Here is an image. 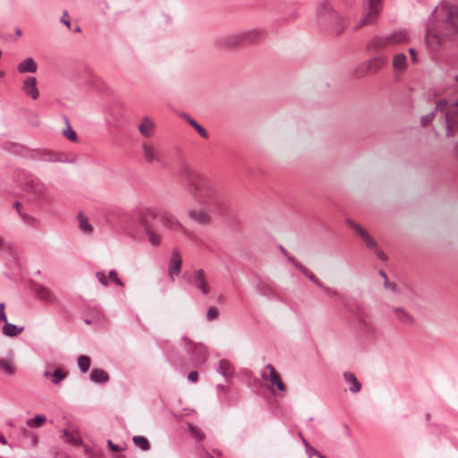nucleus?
<instances>
[{
	"label": "nucleus",
	"instance_id": "1",
	"mask_svg": "<svg viewBox=\"0 0 458 458\" xmlns=\"http://www.w3.org/2000/svg\"><path fill=\"white\" fill-rule=\"evenodd\" d=\"M458 38V7L441 2L432 11L425 40L431 52L449 47Z\"/></svg>",
	"mask_w": 458,
	"mask_h": 458
},
{
	"label": "nucleus",
	"instance_id": "2",
	"mask_svg": "<svg viewBox=\"0 0 458 458\" xmlns=\"http://www.w3.org/2000/svg\"><path fill=\"white\" fill-rule=\"evenodd\" d=\"M178 173L188 183L195 201L208 208H215L223 199L222 192L216 182L194 170L187 162L182 161Z\"/></svg>",
	"mask_w": 458,
	"mask_h": 458
},
{
	"label": "nucleus",
	"instance_id": "3",
	"mask_svg": "<svg viewBox=\"0 0 458 458\" xmlns=\"http://www.w3.org/2000/svg\"><path fill=\"white\" fill-rule=\"evenodd\" d=\"M435 116H439L438 125L434 128L435 134L439 135V130H443L446 137L454 136L458 131V100L442 98L437 101L435 109L421 117V125L428 126Z\"/></svg>",
	"mask_w": 458,
	"mask_h": 458
},
{
	"label": "nucleus",
	"instance_id": "4",
	"mask_svg": "<svg viewBox=\"0 0 458 458\" xmlns=\"http://www.w3.org/2000/svg\"><path fill=\"white\" fill-rule=\"evenodd\" d=\"M140 220L143 224L147 225L148 218H159L161 225L171 232H178L183 234H188V230L173 216L159 208L151 206L141 208L140 210Z\"/></svg>",
	"mask_w": 458,
	"mask_h": 458
},
{
	"label": "nucleus",
	"instance_id": "5",
	"mask_svg": "<svg viewBox=\"0 0 458 458\" xmlns=\"http://www.w3.org/2000/svg\"><path fill=\"white\" fill-rule=\"evenodd\" d=\"M266 37V31L260 28L242 30L233 35L221 38L216 44L223 48H235L242 45L259 42Z\"/></svg>",
	"mask_w": 458,
	"mask_h": 458
},
{
	"label": "nucleus",
	"instance_id": "6",
	"mask_svg": "<svg viewBox=\"0 0 458 458\" xmlns=\"http://www.w3.org/2000/svg\"><path fill=\"white\" fill-rule=\"evenodd\" d=\"M409 35L405 30L394 31L386 36L373 37L367 45L369 51H383L394 45L404 43L408 40Z\"/></svg>",
	"mask_w": 458,
	"mask_h": 458
},
{
	"label": "nucleus",
	"instance_id": "7",
	"mask_svg": "<svg viewBox=\"0 0 458 458\" xmlns=\"http://www.w3.org/2000/svg\"><path fill=\"white\" fill-rule=\"evenodd\" d=\"M25 191L30 194L37 202L44 201L49 197V185L35 176H29L26 179Z\"/></svg>",
	"mask_w": 458,
	"mask_h": 458
},
{
	"label": "nucleus",
	"instance_id": "8",
	"mask_svg": "<svg viewBox=\"0 0 458 458\" xmlns=\"http://www.w3.org/2000/svg\"><path fill=\"white\" fill-rule=\"evenodd\" d=\"M382 0H363L364 16L354 26V30H358L362 26L373 24L381 10Z\"/></svg>",
	"mask_w": 458,
	"mask_h": 458
},
{
	"label": "nucleus",
	"instance_id": "9",
	"mask_svg": "<svg viewBox=\"0 0 458 458\" xmlns=\"http://www.w3.org/2000/svg\"><path fill=\"white\" fill-rule=\"evenodd\" d=\"M183 278L189 285L198 289L204 295H208L211 291L210 285L205 276V272L201 268L193 269L191 272H184Z\"/></svg>",
	"mask_w": 458,
	"mask_h": 458
},
{
	"label": "nucleus",
	"instance_id": "10",
	"mask_svg": "<svg viewBox=\"0 0 458 458\" xmlns=\"http://www.w3.org/2000/svg\"><path fill=\"white\" fill-rule=\"evenodd\" d=\"M317 16L322 22H328L331 21H339L341 23H344L343 21V18L335 13L328 3L327 0H322L317 4ZM344 24H342L339 28L336 29V32L339 33L343 30Z\"/></svg>",
	"mask_w": 458,
	"mask_h": 458
},
{
	"label": "nucleus",
	"instance_id": "11",
	"mask_svg": "<svg viewBox=\"0 0 458 458\" xmlns=\"http://www.w3.org/2000/svg\"><path fill=\"white\" fill-rule=\"evenodd\" d=\"M141 157L148 165L162 164V152L158 146L153 142L142 141L140 143Z\"/></svg>",
	"mask_w": 458,
	"mask_h": 458
},
{
	"label": "nucleus",
	"instance_id": "12",
	"mask_svg": "<svg viewBox=\"0 0 458 458\" xmlns=\"http://www.w3.org/2000/svg\"><path fill=\"white\" fill-rule=\"evenodd\" d=\"M182 340L185 342V348L191 359L198 365L203 364L208 358L207 347L200 343H193L186 336H183Z\"/></svg>",
	"mask_w": 458,
	"mask_h": 458
},
{
	"label": "nucleus",
	"instance_id": "13",
	"mask_svg": "<svg viewBox=\"0 0 458 458\" xmlns=\"http://www.w3.org/2000/svg\"><path fill=\"white\" fill-rule=\"evenodd\" d=\"M387 56L380 55L371 58L368 63L361 64L356 71L357 76H365L381 69L387 64Z\"/></svg>",
	"mask_w": 458,
	"mask_h": 458
},
{
	"label": "nucleus",
	"instance_id": "14",
	"mask_svg": "<svg viewBox=\"0 0 458 458\" xmlns=\"http://www.w3.org/2000/svg\"><path fill=\"white\" fill-rule=\"evenodd\" d=\"M30 288L38 300L51 304H56L58 302L56 295L50 288L35 282L31 283Z\"/></svg>",
	"mask_w": 458,
	"mask_h": 458
},
{
	"label": "nucleus",
	"instance_id": "15",
	"mask_svg": "<svg viewBox=\"0 0 458 458\" xmlns=\"http://www.w3.org/2000/svg\"><path fill=\"white\" fill-rule=\"evenodd\" d=\"M260 377L264 380L269 381L272 385L276 386L280 392H285V386L282 382L280 375L272 364L266 365L264 370L260 374Z\"/></svg>",
	"mask_w": 458,
	"mask_h": 458
},
{
	"label": "nucleus",
	"instance_id": "16",
	"mask_svg": "<svg viewBox=\"0 0 458 458\" xmlns=\"http://www.w3.org/2000/svg\"><path fill=\"white\" fill-rule=\"evenodd\" d=\"M182 259L178 250H174L168 264V276L172 281H174L175 276L181 272Z\"/></svg>",
	"mask_w": 458,
	"mask_h": 458
},
{
	"label": "nucleus",
	"instance_id": "17",
	"mask_svg": "<svg viewBox=\"0 0 458 458\" xmlns=\"http://www.w3.org/2000/svg\"><path fill=\"white\" fill-rule=\"evenodd\" d=\"M394 318L404 326H412L415 318L411 313L403 307H394L392 310Z\"/></svg>",
	"mask_w": 458,
	"mask_h": 458
},
{
	"label": "nucleus",
	"instance_id": "18",
	"mask_svg": "<svg viewBox=\"0 0 458 458\" xmlns=\"http://www.w3.org/2000/svg\"><path fill=\"white\" fill-rule=\"evenodd\" d=\"M22 91L30 96L32 99H37L39 96V91L37 88V79L35 77H27L22 83Z\"/></svg>",
	"mask_w": 458,
	"mask_h": 458
},
{
	"label": "nucleus",
	"instance_id": "19",
	"mask_svg": "<svg viewBox=\"0 0 458 458\" xmlns=\"http://www.w3.org/2000/svg\"><path fill=\"white\" fill-rule=\"evenodd\" d=\"M355 321L363 328H369L371 324L369 314L360 307H356L352 311Z\"/></svg>",
	"mask_w": 458,
	"mask_h": 458
},
{
	"label": "nucleus",
	"instance_id": "20",
	"mask_svg": "<svg viewBox=\"0 0 458 458\" xmlns=\"http://www.w3.org/2000/svg\"><path fill=\"white\" fill-rule=\"evenodd\" d=\"M188 216L191 220L196 222L200 225H208L210 223V216L204 210L190 209Z\"/></svg>",
	"mask_w": 458,
	"mask_h": 458
},
{
	"label": "nucleus",
	"instance_id": "21",
	"mask_svg": "<svg viewBox=\"0 0 458 458\" xmlns=\"http://www.w3.org/2000/svg\"><path fill=\"white\" fill-rule=\"evenodd\" d=\"M43 376L47 378L53 385H58L67 377V373L61 368H55L53 372L46 370Z\"/></svg>",
	"mask_w": 458,
	"mask_h": 458
},
{
	"label": "nucleus",
	"instance_id": "22",
	"mask_svg": "<svg viewBox=\"0 0 458 458\" xmlns=\"http://www.w3.org/2000/svg\"><path fill=\"white\" fill-rule=\"evenodd\" d=\"M139 131L146 138H151L155 131V123L148 117H144L139 124Z\"/></svg>",
	"mask_w": 458,
	"mask_h": 458
},
{
	"label": "nucleus",
	"instance_id": "23",
	"mask_svg": "<svg viewBox=\"0 0 458 458\" xmlns=\"http://www.w3.org/2000/svg\"><path fill=\"white\" fill-rule=\"evenodd\" d=\"M407 67V57L404 54H396L393 58V68L394 72L401 73L406 70Z\"/></svg>",
	"mask_w": 458,
	"mask_h": 458
},
{
	"label": "nucleus",
	"instance_id": "24",
	"mask_svg": "<svg viewBox=\"0 0 458 458\" xmlns=\"http://www.w3.org/2000/svg\"><path fill=\"white\" fill-rule=\"evenodd\" d=\"M38 66L36 62L32 57H28L21 63H20L17 66V70L21 73H34L37 72Z\"/></svg>",
	"mask_w": 458,
	"mask_h": 458
},
{
	"label": "nucleus",
	"instance_id": "25",
	"mask_svg": "<svg viewBox=\"0 0 458 458\" xmlns=\"http://www.w3.org/2000/svg\"><path fill=\"white\" fill-rule=\"evenodd\" d=\"M4 324L2 333L4 335L8 337H15L24 330L23 327H18L14 324L9 323L7 319Z\"/></svg>",
	"mask_w": 458,
	"mask_h": 458
},
{
	"label": "nucleus",
	"instance_id": "26",
	"mask_svg": "<svg viewBox=\"0 0 458 458\" xmlns=\"http://www.w3.org/2000/svg\"><path fill=\"white\" fill-rule=\"evenodd\" d=\"M89 378L94 383L103 384L109 380V375L102 369H93L90 372Z\"/></svg>",
	"mask_w": 458,
	"mask_h": 458
},
{
	"label": "nucleus",
	"instance_id": "27",
	"mask_svg": "<svg viewBox=\"0 0 458 458\" xmlns=\"http://www.w3.org/2000/svg\"><path fill=\"white\" fill-rule=\"evenodd\" d=\"M344 377L346 383L350 385L349 390L352 393H358L361 388V384L358 381L356 376L350 371L344 373Z\"/></svg>",
	"mask_w": 458,
	"mask_h": 458
},
{
	"label": "nucleus",
	"instance_id": "28",
	"mask_svg": "<svg viewBox=\"0 0 458 458\" xmlns=\"http://www.w3.org/2000/svg\"><path fill=\"white\" fill-rule=\"evenodd\" d=\"M77 220L79 223L78 227L80 231L85 234H91L93 227L91 224L89 222L88 217L82 212L78 213Z\"/></svg>",
	"mask_w": 458,
	"mask_h": 458
},
{
	"label": "nucleus",
	"instance_id": "29",
	"mask_svg": "<svg viewBox=\"0 0 458 458\" xmlns=\"http://www.w3.org/2000/svg\"><path fill=\"white\" fill-rule=\"evenodd\" d=\"M0 369L8 376H13L15 366L12 359H0Z\"/></svg>",
	"mask_w": 458,
	"mask_h": 458
},
{
	"label": "nucleus",
	"instance_id": "30",
	"mask_svg": "<svg viewBox=\"0 0 458 458\" xmlns=\"http://www.w3.org/2000/svg\"><path fill=\"white\" fill-rule=\"evenodd\" d=\"M216 371L225 378H228L233 373L232 365L228 360H221Z\"/></svg>",
	"mask_w": 458,
	"mask_h": 458
},
{
	"label": "nucleus",
	"instance_id": "31",
	"mask_svg": "<svg viewBox=\"0 0 458 458\" xmlns=\"http://www.w3.org/2000/svg\"><path fill=\"white\" fill-rule=\"evenodd\" d=\"M47 421V416L44 414H37L34 418L29 419L26 425L30 428H38Z\"/></svg>",
	"mask_w": 458,
	"mask_h": 458
},
{
	"label": "nucleus",
	"instance_id": "32",
	"mask_svg": "<svg viewBox=\"0 0 458 458\" xmlns=\"http://www.w3.org/2000/svg\"><path fill=\"white\" fill-rule=\"evenodd\" d=\"M182 117L198 131V133L202 138L207 139L208 137L207 131L195 120H193L190 115H188L187 114H183Z\"/></svg>",
	"mask_w": 458,
	"mask_h": 458
},
{
	"label": "nucleus",
	"instance_id": "33",
	"mask_svg": "<svg viewBox=\"0 0 458 458\" xmlns=\"http://www.w3.org/2000/svg\"><path fill=\"white\" fill-rule=\"evenodd\" d=\"M77 365L81 373H86L90 368V359L86 355H80L77 358Z\"/></svg>",
	"mask_w": 458,
	"mask_h": 458
},
{
	"label": "nucleus",
	"instance_id": "34",
	"mask_svg": "<svg viewBox=\"0 0 458 458\" xmlns=\"http://www.w3.org/2000/svg\"><path fill=\"white\" fill-rule=\"evenodd\" d=\"M132 441L136 446L143 451H148L150 448L149 442L145 437L135 436L133 437Z\"/></svg>",
	"mask_w": 458,
	"mask_h": 458
},
{
	"label": "nucleus",
	"instance_id": "35",
	"mask_svg": "<svg viewBox=\"0 0 458 458\" xmlns=\"http://www.w3.org/2000/svg\"><path fill=\"white\" fill-rule=\"evenodd\" d=\"M66 128L63 131V136L71 141L77 140L76 131L72 128L68 118H65Z\"/></svg>",
	"mask_w": 458,
	"mask_h": 458
},
{
	"label": "nucleus",
	"instance_id": "36",
	"mask_svg": "<svg viewBox=\"0 0 458 458\" xmlns=\"http://www.w3.org/2000/svg\"><path fill=\"white\" fill-rule=\"evenodd\" d=\"M43 160L52 163H66V159L62 158L56 152L47 151L43 157Z\"/></svg>",
	"mask_w": 458,
	"mask_h": 458
},
{
	"label": "nucleus",
	"instance_id": "37",
	"mask_svg": "<svg viewBox=\"0 0 458 458\" xmlns=\"http://www.w3.org/2000/svg\"><path fill=\"white\" fill-rule=\"evenodd\" d=\"M146 233L148 235V242L153 245V246H157L160 244L161 242V237L156 233L154 231L150 230V229H147L146 230Z\"/></svg>",
	"mask_w": 458,
	"mask_h": 458
},
{
	"label": "nucleus",
	"instance_id": "38",
	"mask_svg": "<svg viewBox=\"0 0 458 458\" xmlns=\"http://www.w3.org/2000/svg\"><path fill=\"white\" fill-rule=\"evenodd\" d=\"M188 429L191 433V435L195 437L196 439L202 440L205 437V435L199 428L195 427L192 424H188Z\"/></svg>",
	"mask_w": 458,
	"mask_h": 458
},
{
	"label": "nucleus",
	"instance_id": "39",
	"mask_svg": "<svg viewBox=\"0 0 458 458\" xmlns=\"http://www.w3.org/2000/svg\"><path fill=\"white\" fill-rule=\"evenodd\" d=\"M360 238L365 242L369 249H377V242L370 236V234L368 232L363 233V235Z\"/></svg>",
	"mask_w": 458,
	"mask_h": 458
},
{
	"label": "nucleus",
	"instance_id": "40",
	"mask_svg": "<svg viewBox=\"0 0 458 458\" xmlns=\"http://www.w3.org/2000/svg\"><path fill=\"white\" fill-rule=\"evenodd\" d=\"M219 310L216 307L211 306L208 309L206 318L208 321L216 320L218 318Z\"/></svg>",
	"mask_w": 458,
	"mask_h": 458
},
{
	"label": "nucleus",
	"instance_id": "41",
	"mask_svg": "<svg viewBox=\"0 0 458 458\" xmlns=\"http://www.w3.org/2000/svg\"><path fill=\"white\" fill-rule=\"evenodd\" d=\"M346 224L352 229L354 230L359 235L360 237H361L363 235V233H365L367 231L365 229H363L359 224L353 222L352 220L351 219H347L346 221Z\"/></svg>",
	"mask_w": 458,
	"mask_h": 458
},
{
	"label": "nucleus",
	"instance_id": "42",
	"mask_svg": "<svg viewBox=\"0 0 458 458\" xmlns=\"http://www.w3.org/2000/svg\"><path fill=\"white\" fill-rule=\"evenodd\" d=\"M95 276H96V278L98 279V281L103 286H107L109 284V279H108L107 275L105 273V271H97Z\"/></svg>",
	"mask_w": 458,
	"mask_h": 458
},
{
	"label": "nucleus",
	"instance_id": "43",
	"mask_svg": "<svg viewBox=\"0 0 458 458\" xmlns=\"http://www.w3.org/2000/svg\"><path fill=\"white\" fill-rule=\"evenodd\" d=\"M320 288L329 297H335V298H339L340 297V293H339V292L336 289L330 288V287L325 285L324 284H322V286H320Z\"/></svg>",
	"mask_w": 458,
	"mask_h": 458
},
{
	"label": "nucleus",
	"instance_id": "44",
	"mask_svg": "<svg viewBox=\"0 0 458 458\" xmlns=\"http://www.w3.org/2000/svg\"><path fill=\"white\" fill-rule=\"evenodd\" d=\"M60 22L64 24L68 29H71V21L67 11L64 12L63 16L60 19Z\"/></svg>",
	"mask_w": 458,
	"mask_h": 458
},
{
	"label": "nucleus",
	"instance_id": "45",
	"mask_svg": "<svg viewBox=\"0 0 458 458\" xmlns=\"http://www.w3.org/2000/svg\"><path fill=\"white\" fill-rule=\"evenodd\" d=\"M63 435L65 437V440L69 443H77V438L68 430L64 429L63 431Z\"/></svg>",
	"mask_w": 458,
	"mask_h": 458
},
{
	"label": "nucleus",
	"instance_id": "46",
	"mask_svg": "<svg viewBox=\"0 0 458 458\" xmlns=\"http://www.w3.org/2000/svg\"><path fill=\"white\" fill-rule=\"evenodd\" d=\"M384 287L386 290H388L392 293L396 292V284L394 283L389 282L388 278H386V281H384Z\"/></svg>",
	"mask_w": 458,
	"mask_h": 458
},
{
	"label": "nucleus",
	"instance_id": "47",
	"mask_svg": "<svg viewBox=\"0 0 458 458\" xmlns=\"http://www.w3.org/2000/svg\"><path fill=\"white\" fill-rule=\"evenodd\" d=\"M107 445L113 452H120L123 450V447L113 443L111 440H107Z\"/></svg>",
	"mask_w": 458,
	"mask_h": 458
},
{
	"label": "nucleus",
	"instance_id": "48",
	"mask_svg": "<svg viewBox=\"0 0 458 458\" xmlns=\"http://www.w3.org/2000/svg\"><path fill=\"white\" fill-rule=\"evenodd\" d=\"M5 304L4 302H0V322H6V314L4 311Z\"/></svg>",
	"mask_w": 458,
	"mask_h": 458
},
{
	"label": "nucleus",
	"instance_id": "49",
	"mask_svg": "<svg viewBox=\"0 0 458 458\" xmlns=\"http://www.w3.org/2000/svg\"><path fill=\"white\" fill-rule=\"evenodd\" d=\"M308 279H310L312 283H314L318 287L322 286L323 283L319 281L311 272H310L309 275L306 276Z\"/></svg>",
	"mask_w": 458,
	"mask_h": 458
},
{
	"label": "nucleus",
	"instance_id": "50",
	"mask_svg": "<svg viewBox=\"0 0 458 458\" xmlns=\"http://www.w3.org/2000/svg\"><path fill=\"white\" fill-rule=\"evenodd\" d=\"M12 250V246L10 243L6 242L3 238L0 237V251L1 250Z\"/></svg>",
	"mask_w": 458,
	"mask_h": 458
},
{
	"label": "nucleus",
	"instance_id": "51",
	"mask_svg": "<svg viewBox=\"0 0 458 458\" xmlns=\"http://www.w3.org/2000/svg\"><path fill=\"white\" fill-rule=\"evenodd\" d=\"M20 216L21 218L25 222V223H28V224H32L35 222V218L31 216H29L27 214H23V213H20Z\"/></svg>",
	"mask_w": 458,
	"mask_h": 458
},
{
	"label": "nucleus",
	"instance_id": "52",
	"mask_svg": "<svg viewBox=\"0 0 458 458\" xmlns=\"http://www.w3.org/2000/svg\"><path fill=\"white\" fill-rule=\"evenodd\" d=\"M198 378H199V373L194 370V371H191L188 375V379L189 381L192 382V383H195L198 381Z\"/></svg>",
	"mask_w": 458,
	"mask_h": 458
},
{
	"label": "nucleus",
	"instance_id": "53",
	"mask_svg": "<svg viewBox=\"0 0 458 458\" xmlns=\"http://www.w3.org/2000/svg\"><path fill=\"white\" fill-rule=\"evenodd\" d=\"M295 267H297L301 272V274L304 275L305 276H307V275H309L310 272L306 267L301 265L300 262L296 263Z\"/></svg>",
	"mask_w": 458,
	"mask_h": 458
},
{
	"label": "nucleus",
	"instance_id": "54",
	"mask_svg": "<svg viewBox=\"0 0 458 458\" xmlns=\"http://www.w3.org/2000/svg\"><path fill=\"white\" fill-rule=\"evenodd\" d=\"M295 267H297L301 272V274L304 275L305 276H307V275H309L310 272L306 267L301 265L300 262L296 263Z\"/></svg>",
	"mask_w": 458,
	"mask_h": 458
},
{
	"label": "nucleus",
	"instance_id": "55",
	"mask_svg": "<svg viewBox=\"0 0 458 458\" xmlns=\"http://www.w3.org/2000/svg\"><path fill=\"white\" fill-rule=\"evenodd\" d=\"M373 250H375L377 257L380 260L385 261L386 259V255L381 250H379L377 247V249H373Z\"/></svg>",
	"mask_w": 458,
	"mask_h": 458
},
{
	"label": "nucleus",
	"instance_id": "56",
	"mask_svg": "<svg viewBox=\"0 0 458 458\" xmlns=\"http://www.w3.org/2000/svg\"><path fill=\"white\" fill-rule=\"evenodd\" d=\"M307 453L310 458L312 456H318L320 454L318 451H317L315 448H313L311 446L307 447Z\"/></svg>",
	"mask_w": 458,
	"mask_h": 458
},
{
	"label": "nucleus",
	"instance_id": "57",
	"mask_svg": "<svg viewBox=\"0 0 458 458\" xmlns=\"http://www.w3.org/2000/svg\"><path fill=\"white\" fill-rule=\"evenodd\" d=\"M409 52L411 54V57L412 62L416 63L418 59H417V53H416L415 49L414 48H410Z\"/></svg>",
	"mask_w": 458,
	"mask_h": 458
},
{
	"label": "nucleus",
	"instance_id": "58",
	"mask_svg": "<svg viewBox=\"0 0 458 458\" xmlns=\"http://www.w3.org/2000/svg\"><path fill=\"white\" fill-rule=\"evenodd\" d=\"M285 257L287 258V259L292 262L294 266H296V263H299V261L296 260V259L293 256V255H290L289 253L287 255H285Z\"/></svg>",
	"mask_w": 458,
	"mask_h": 458
},
{
	"label": "nucleus",
	"instance_id": "59",
	"mask_svg": "<svg viewBox=\"0 0 458 458\" xmlns=\"http://www.w3.org/2000/svg\"><path fill=\"white\" fill-rule=\"evenodd\" d=\"M107 276H108V279L111 278L114 281V279L115 277H117V272L114 269H113V270L109 271V274Z\"/></svg>",
	"mask_w": 458,
	"mask_h": 458
},
{
	"label": "nucleus",
	"instance_id": "60",
	"mask_svg": "<svg viewBox=\"0 0 458 458\" xmlns=\"http://www.w3.org/2000/svg\"><path fill=\"white\" fill-rule=\"evenodd\" d=\"M114 283L119 286H123V283L122 282V280L118 277H115L114 279Z\"/></svg>",
	"mask_w": 458,
	"mask_h": 458
},
{
	"label": "nucleus",
	"instance_id": "61",
	"mask_svg": "<svg viewBox=\"0 0 458 458\" xmlns=\"http://www.w3.org/2000/svg\"><path fill=\"white\" fill-rule=\"evenodd\" d=\"M20 205H21V203H20L19 201H15V202H14V204H13V207H14V208L17 210V212H18V214H19V215H20V213H21V210H20V208H20Z\"/></svg>",
	"mask_w": 458,
	"mask_h": 458
},
{
	"label": "nucleus",
	"instance_id": "62",
	"mask_svg": "<svg viewBox=\"0 0 458 458\" xmlns=\"http://www.w3.org/2000/svg\"><path fill=\"white\" fill-rule=\"evenodd\" d=\"M379 276L384 279V281H386V278H387L386 274L383 270L379 271Z\"/></svg>",
	"mask_w": 458,
	"mask_h": 458
},
{
	"label": "nucleus",
	"instance_id": "63",
	"mask_svg": "<svg viewBox=\"0 0 458 458\" xmlns=\"http://www.w3.org/2000/svg\"><path fill=\"white\" fill-rule=\"evenodd\" d=\"M0 442L4 445H5L7 443L6 438L3 436L0 437Z\"/></svg>",
	"mask_w": 458,
	"mask_h": 458
},
{
	"label": "nucleus",
	"instance_id": "64",
	"mask_svg": "<svg viewBox=\"0 0 458 458\" xmlns=\"http://www.w3.org/2000/svg\"><path fill=\"white\" fill-rule=\"evenodd\" d=\"M217 389L221 391H225V386L224 385H217Z\"/></svg>",
	"mask_w": 458,
	"mask_h": 458
}]
</instances>
